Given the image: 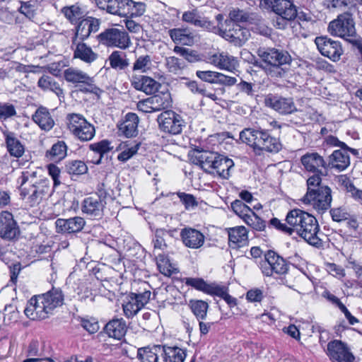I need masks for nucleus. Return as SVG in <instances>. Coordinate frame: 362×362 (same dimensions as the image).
Masks as SVG:
<instances>
[{
    "label": "nucleus",
    "mask_w": 362,
    "mask_h": 362,
    "mask_svg": "<svg viewBox=\"0 0 362 362\" xmlns=\"http://www.w3.org/2000/svg\"><path fill=\"white\" fill-rule=\"evenodd\" d=\"M19 234V229L11 213L4 211L0 214V236L12 240Z\"/></svg>",
    "instance_id": "nucleus-20"
},
{
    "label": "nucleus",
    "mask_w": 362,
    "mask_h": 362,
    "mask_svg": "<svg viewBox=\"0 0 362 362\" xmlns=\"http://www.w3.org/2000/svg\"><path fill=\"white\" fill-rule=\"evenodd\" d=\"M262 272L267 276H271L274 273L284 274L288 271L286 260L272 250H269L264 255V259L259 263Z\"/></svg>",
    "instance_id": "nucleus-11"
},
{
    "label": "nucleus",
    "mask_w": 362,
    "mask_h": 362,
    "mask_svg": "<svg viewBox=\"0 0 362 362\" xmlns=\"http://www.w3.org/2000/svg\"><path fill=\"white\" fill-rule=\"evenodd\" d=\"M327 354L332 362H352L354 359L347 345L337 339L328 343Z\"/></svg>",
    "instance_id": "nucleus-16"
},
{
    "label": "nucleus",
    "mask_w": 362,
    "mask_h": 362,
    "mask_svg": "<svg viewBox=\"0 0 362 362\" xmlns=\"http://www.w3.org/2000/svg\"><path fill=\"white\" fill-rule=\"evenodd\" d=\"M300 161L304 168L308 172L325 175L322 169H327L326 161L316 152L307 153L301 157Z\"/></svg>",
    "instance_id": "nucleus-22"
},
{
    "label": "nucleus",
    "mask_w": 362,
    "mask_h": 362,
    "mask_svg": "<svg viewBox=\"0 0 362 362\" xmlns=\"http://www.w3.org/2000/svg\"><path fill=\"white\" fill-rule=\"evenodd\" d=\"M66 170L70 175H79L86 173L88 167L83 161L71 160L66 164Z\"/></svg>",
    "instance_id": "nucleus-52"
},
{
    "label": "nucleus",
    "mask_w": 362,
    "mask_h": 362,
    "mask_svg": "<svg viewBox=\"0 0 362 362\" xmlns=\"http://www.w3.org/2000/svg\"><path fill=\"white\" fill-rule=\"evenodd\" d=\"M332 199L330 188L322 187L315 192H307L300 201L312 206L318 214H322L330 208Z\"/></svg>",
    "instance_id": "nucleus-7"
},
{
    "label": "nucleus",
    "mask_w": 362,
    "mask_h": 362,
    "mask_svg": "<svg viewBox=\"0 0 362 362\" xmlns=\"http://www.w3.org/2000/svg\"><path fill=\"white\" fill-rule=\"evenodd\" d=\"M229 245L238 248L248 243V231L245 226H236L228 230Z\"/></svg>",
    "instance_id": "nucleus-32"
},
{
    "label": "nucleus",
    "mask_w": 362,
    "mask_h": 362,
    "mask_svg": "<svg viewBox=\"0 0 362 362\" xmlns=\"http://www.w3.org/2000/svg\"><path fill=\"white\" fill-rule=\"evenodd\" d=\"M177 196L182 203L185 205L186 209L193 208L198 204L196 198L192 194H186L185 192H178Z\"/></svg>",
    "instance_id": "nucleus-63"
},
{
    "label": "nucleus",
    "mask_w": 362,
    "mask_h": 362,
    "mask_svg": "<svg viewBox=\"0 0 362 362\" xmlns=\"http://www.w3.org/2000/svg\"><path fill=\"white\" fill-rule=\"evenodd\" d=\"M85 223L84 219L79 216L68 219L58 218L55 222L57 232L67 233H74L81 231L84 227Z\"/></svg>",
    "instance_id": "nucleus-29"
},
{
    "label": "nucleus",
    "mask_w": 362,
    "mask_h": 362,
    "mask_svg": "<svg viewBox=\"0 0 362 362\" xmlns=\"http://www.w3.org/2000/svg\"><path fill=\"white\" fill-rule=\"evenodd\" d=\"M40 296L51 314L56 308L63 304L64 295L59 288H52Z\"/></svg>",
    "instance_id": "nucleus-36"
},
{
    "label": "nucleus",
    "mask_w": 362,
    "mask_h": 362,
    "mask_svg": "<svg viewBox=\"0 0 362 362\" xmlns=\"http://www.w3.org/2000/svg\"><path fill=\"white\" fill-rule=\"evenodd\" d=\"M157 120L160 131L174 135L182 132L185 123L182 117L173 110L163 112Z\"/></svg>",
    "instance_id": "nucleus-12"
},
{
    "label": "nucleus",
    "mask_w": 362,
    "mask_h": 362,
    "mask_svg": "<svg viewBox=\"0 0 362 362\" xmlns=\"http://www.w3.org/2000/svg\"><path fill=\"white\" fill-rule=\"evenodd\" d=\"M218 153L206 151H195L192 156L193 163L199 165L202 169L209 173H211Z\"/></svg>",
    "instance_id": "nucleus-28"
},
{
    "label": "nucleus",
    "mask_w": 362,
    "mask_h": 362,
    "mask_svg": "<svg viewBox=\"0 0 362 362\" xmlns=\"http://www.w3.org/2000/svg\"><path fill=\"white\" fill-rule=\"evenodd\" d=\"M159 354H162V347L160 345L143 347L138 349L137 358L141 362H158Z\"/></svg>",
    "instance_id": "nucleus-41"
},
{
    "label": "nucleus",
    "mask_w": 362,
    "mask_h": 362,
    "mask_svg": "<svg viewBox=\"0 0 362 362\" xmlns=\"http://www.w3.org/2000/svg\"><path fill=\"white\" fill-rule=\"evenodd\" d=\"M209 62L217 68L230 72H234L238 66L236 57L226 52H218L209 57Z\"/></svg>",
    "instance_id": "nucleus-23"
},
{
    "label": "nucleus",
    "mask_w": 362,
    "mask_h": 362,
    "mask_svg": "<svg viewBox=\"0 0 362 362\" xmlns=\"http://www.w3.org/2000/svg\"><path fill=\"white\" fill-rule=\"evenodd\" d=\"M146 8V6L144 2L129 0V4H127V16H141L145 13Z\"/></svg>",
    "instance_id": "nucleus-55"
},
{
    "label": "nucleus",
    "mask_w": 362,
    "mask_h": 362,
    "mask_svg": "<svg viewBox=\"0 0 362 362\" xmlns=\"http://www.w3.org/2000/svg\"><path fill=\"white\" fill-rule=\"evenodd\" d=\"M285 221L291 226L292 234L296 233L311 245L317 247L322 245L319 236L320 226L314 216L303 210L294 209L287 213Z\"/></svg>",
    "instance_id": "nucleus-1"
},
{
    "label": "nucleus",
    "mask_w": 362,
    "mask_h": 362,
    "mask_svg": "<svg viewBox=\"0 0 362 362\" xmlns=\"http://www.w3.org/2000/svg\"><path fill=\"white\" fill-rule=\"evenodd\" d=\"M76 48L74 52V57L80 59L86 63L90 64L98 58V54L94 52L91 47L81 41H76Z\"/></svg>",
    "instance_id": "nucleus-38"
},
{
    "label": "nucleus",
    "mask_w": 362,
    "mask_h": 362,
    "mask_svg": "<svg viewBox=\"0 0 362 362\" xmlns=\"http://www.w3.org/2000/svg\"><path fill=\"white\" fill-rule=\"evenodd\" d=\"M25 354L29 358L23 362H42L43 361H52L49 358H42L43 347L37 339H33L25 349Z\"/></svg>",
    "instance_id": "nucleus-35"
},
{
    "label": "nucleus",
    "mask_w": 362,
    "mask_h": 362,
    "mask_svg": "<svg viewBox=\"0 0 362 362\" xmlns=\"http://www.w3.org/2000/svg\"><path fill=\"white\" fill-rule=\"evenodd\" d=\"M247 225L257 231H263L266 228V222L259 217L253 211L252 214L243 220Z\"/></svg>",
    "instance_id": "nucleus-53"
},
{
    "label": "nucleus",
    "mask_w": 362,
    "mask_h": 362,
    "mask_svg": "<svg viewBox=\"0 0 362 362\" xmlns=\"http://www.w3.org/2000/svg\"><path fill=\"white\" fill-rule=\"evenodd\" d=\"M33 119L45 131H49L54 125V121L49 110L44 107H40L37 109L33 115Z\"/></svg>",
    "instance_id": "nucleus-37"
},
{
    "label": "nucleus",
    "mask_w": 362,
    "mask_h": 362,
    "mask_svg": "<svg viewBox=\"0 0 362 362\" xmlns=\"http://www.w3.org/2000/svg\"><path fill=\"white\" fill-rule=\"evenodd\" d=\"M132 86L136 90L151 95L158 90L160 83L153 78L144 75H133L131 78Z\"/></svg>",
    "instance_id": "nucleus-25"
},
{
    "label": "nucleus",
    "mask_w": 362,
    "mask_h": 362,
    "mask_svg": "<svg viewBox=\"0 0 362 362\" xmlns=\"http://www.w3.org/2000/svg\"><path fill=\"white\" fill-rule=\"evenodd\" d=\"M256 53L263 64L261 66L272 77L282 76L284 71L281 66L291 62V57L287 52L273 47H260Z\"/></svg>",
    "instance_id": "nucleus-4"
},
{
    "label": "nucleus",
    "mask_w": 362,
    "mask_h": 362,
    "mask_svg": "<svg viewBox=\"0 0 362 362\" xmlns=\"http://www.w3.org/2000/svg\"><path fill=\"white\" fill-rule=\"evenodd\" d=\"M126 55L119 52L114 51L109 57L110 64L113 69H124L129 66L128 59Z\"/></svg>",
    "instance_id": "nucleus-50"
},
{
    "label": "nucleus",
    "mask_w": 362,
    "mask_h": 362,
    "mask_svg": "<svg viewBox=\"0 0 362 362\" xmlns=\"http://www.w3.org/2000/svg\"><path fill=\"white\" fill-rule=\"evenodd\" d=\"M259 6L276 15L273 21L276 29H286L296 18L297 6L293 0H260Z\"/></svg>",
    "instance_id": "nucleus-3"
},
{
    "label": "nucleus",
    "mask_w": 362,
    "mask_h": 362,
    "mask_svg": "<svg viewBox=\"0 0 362 362\" xmlns=\"http://www.w3.org/2000/svg\"><path fill=\"white\" fill-rule=\"evenodd\" d=\"M16 107L13 105L0 102V119L6 120L16 116Z\"/></svg>",
    "instance_id": "nucleus-58"
},
{
    "label": "nucleus",
    "mask_w": 362,
    "mask_h": 362,
    "mask_svg": "<svg viewBox=\"0 0 362 362\" xmlns=\"http://www.w3.org/2000/svg\"><path fill=\"white\" fill-rule=\"evenodd\" d=\"M340 180L347 192H350L354 198L362 200V190L356 189L350 180L346 176H341Z\"/></svg>",
    "instance_id": "nucleus-60"
},
{
    "label": "nucleus",
    "mask_w": 362,
    "mask_h": 362,
    "mask_svg": "<svg viewBox=\"0 0 362 362\" xmlns=\"http://www.w3.org/2000/svg\"><path fill=\"white\" fill-rule=\"evenodd\" d=\"M62 13L71 23H76L83 16V11L78 4L65 6L62 9Z\"/></svg>",
    "instance_id": "nucleus-49"
},
{
    "label": "nucleus",
    "mask_w": 362,
    "mask_h": 362,
    "mask_svg": "<svg viewBox=\"0 0 362 362\" xmlns=\"http://www.w3.org/2000/svg\"><path fill=\"white\" fill-rule=\"evenodd\" d=\"M89 148L91 151L100 154V158L95 163L96 164H99L101 162L103 155L112 151L113 146H111L110 141L107 139H104L99 142L90 144Z\"/></svg>",
    "instance_id": "nucleus-51"
},
{
    "label": "nucleus",
    "mask_w": 362,
    "mask_h": 362,
    "mask_svg": "<svg viewBox=\"0 0 362 362\" xmlns=\"http://www.w3.org/2000/svg\"><path fill=\"white\" fill-rule=\"evenodd\" d=\"M218 72L212 71H197V76L202 81L210 83H216Z\"/></svg>",
    "instance_id": "nucleus-64"
},
{
    "label": "nucleus",
    "mask_w": 362,
    "mask_h": 362,
    "mask_svg": "<svg viewBox=\"0 0 362 362\" xmlns=\"http://www.w3.org/2000/svg\"><path fill=\"white\" fill-rule=\"evenodd\" d=\"M231 209L241 219L245 218L249 214H252V209L242 200L236 199L231 203Z\"/></svg>",
    "instance_id": "nucleus-54"
},
{
    "label": "nucleus",
    "mask_w": 362,
    "mask_h": 362,
    "mask_svg": "<svg viewBox=\"0 0 362 362\" xmlns=\"http://www.w3.org/2000/svg\"><path fill=\"white\" fill-rule=\"evenodd\" d=\"M185 284L199 291L207 293L210 284H207L204 279L200 278H187Z\"/></svg>",
    "instance_id": "nucleus-59"
},
{
    "label": "nucleus",
    "mask_w": 362,
    "mask_h": 362,
    "mask_svg": "<svg viewBox=\"0 0 362 362\" xmlns=\"http://www.w3.org/2000/svg\"><path fill=\"white\" fill-rule=\"evenodd\" d=\"M105 329L110 337L121 339L127 332V325L123 319H114L105 325Z\"/></svg>",
    "instance_id": "nucleus-39"
},
{
    "label": "nucleus",
    "mask_w": 362,
    "mask_h": 362,
    "mask_svg": "<svg viewBox=\"0 0 362 362\" xmlns=\"http://www.w3.org/2000/svg\"><path fill=\"white\" fill-rule=\"evenodd\" d=\"M4 144L8 154L15 158H21L25 151V144L20 140L16 133L5 127L1 129Z\"/></svg>",
    "instance_id": "nucleus-17"
},
{
    "label": "nucleus",
    "mask_w": 362,
    "mask_h": 362,
    "mask_svg": "<svg viewBox=\"0 0 362 362\" xmlns=\"http://www.w3.org/2000/svg\"><path fill=\"white\" fill-rule=\"evenodd\" d=\"M167 232L163 229H158L155 233V239L153 240L154 249L163 250L167 247L164 236Z\"/></svg>",
    "instance_id": "nucleus-62"
},
{
    "label": "nucleus",
    "mask_w": 362,
    "mask_h": 362,
    "mask_svg": "<svg viewBox=\"0 0 362 362\" xmlns=\"http://www.w3.org/2000/svg\"><path fill=\"white\" fill-rule=\"evenodd\" d=\"M98 41L107 47L128 49L131 45L129 34L124 29L117 28H107L98 35Z\"/></svg>",
    "instance_id": "nucleus-8"
},
{
    "label": "nucleus",
    "mask_w": 362,
    "mask_h": 362,
    "mask_svg": "<svg viewBox=\"0 0 362 362\" xmlns=\"http://www.w3.org/2000/svg\"><path fill=\"white\" fill-rule=\"evenodd\" d=\"M64 77L67 82L76 84V86L78 85L80 87H81L82 84L85 85L86 87L84 89L80 88L81 91L83 90L96 93L98 90V88L94 84L93 78L78 69L69 67L65 69L64 71Z\"/></svg>",
    "instance_id": "nucleus-13"
},
{
    "label": "nucleus",
    "mask_w": 362,
    "mask_h": 362,
    "mask_svg": "<svg viewBox=\"0 0 362 362\" xmlns=\"http://www.w3.org/2000/svg\"><path fill=\"white\" fill-rule=\"evenodd\" d=\"M315 42L320 52L333 62H337L343 54L341 43L327 37H317Z\"/></svg>",
    "instance_id": "nucleus-14"
},
{
    "label": "nucleus",
    "mask_w": 362,
    "mask_h": 362,
    "mask_svg": "<svg viewBox=\"0 0 362 362\" xmlns=\"http://www.w3.org/2000/svg\"><path fill=\"white\" fill-rule=\"evenodd\" d=\"M156 259L157 266L160 272L165 276H170L172 274L178 272L177 268L173 266V264L170 262V260L163 255H158Z\"/></svg>",
    "instance_id": "nucleus-47"
},
{
    "label": "nucleus",
    "mask_w": 362,
    "mask_h": 362,
    "mask_svg": "<svg viewBox=\"0 0 362 362\" xmlns=\"http://www.w3.org/2000/svg\"><path fill=\"white\" fill-rule=\"evenodd\" d=\"M323 175H321L320 173H315L314 175L310 177L307 180V192H315L318 191L320 188H321L322 186H320V183L322 182L321 176Z\"/></svg>",
    "instance_id": "nucleus-61"
},
{
    "label": "nucleus",
    "mask_w": 362,
    "mask_h": 362,
    "mask_svg": "<svg viewBox=\"0 0 362 362\" xmlns=\"http://www.w3.org/2000/svg\"><path fill=\"white\" fill-rule=\"evenodd\" d=\"M268 106L282 115L291 114L297 111L292 98L279 96H272L266 99Z\"/></svg>",
    "instance_id": "nucleus-24"
},
{
    "label": "nucleus",
    "mask_w": 362,
    "mask_h": 362,
    "mask_svg": "<svg viewBox=\"0 0 362 362\" xmlns=\"http://www.w3.org/2000/svg\"><path fill=\"white\" fill-rule=\"evenodd\" d=\"M329 33L335 37L343 38L351 43L357 42V35L352 14L344 12L332 21L328 25Z\"/></svg>",
    "instance_id": "nucleus-5"
},
{
    "label": "nucleus",
    "mask_w": 362,
    "mask_h": 362,
    "mask_svg": "<svg viewBox=\"0 0 362 362\" xmlns=\"http://www.w3.org/2000/svg\"><path fill=\"white\" fill-rule=\"evenodd\" d=\"M66 126L71 134L81 141H89L95 135L94 126L81 114L70 113L66 117Z\"/></svg>",
    "instance_id": "nucleus-6"
},
{
    "label": "nucleus",
    "mask_w": 362,
    "mask_h": 362,
    "mask_svg": "<svg viewBox=\"0 0 362 362\" xmlns=\"http://www.w3.org/2000/svg\"><path fill=\"white\" fill-rule=\"evenodd\" d=\"M155 112L166 109L171 105V97L168 92L160 93L149 97Z\"/></svg>",
    "instance_id": "nucleus-44"
},
{
    "label": "nucleus",
    "mask_w": 362,
    "mask_h": 362,
    "mask_svg": "<svg viewBox=\"0 0 362 362\" xmlns=\"http://www.w3.org/2000/svg\"><path fill=\"white\" fill-rule=\"evenodd\" d=\"M49 191V182L47 180H40L28 187H22L20 196L29 207H34L42 201L44 197L48 194Z\"/></svg>",
    "instance_id": "nucleus-10"
},
{
    "label": "nucleus",
    "mask_w": 362,
    "mask_h": 362,
    "mask_svg": "<svg viewBox=\"0 0 362 362\" xmlns=\"http://www.w3.org/2000/svg\"><path fill=\"white\" fill-rule=\"evenodd\" d=\"M168 33L176 44L191 46L194 43L195 35L188 28H173L170 29Z\"/></svg>",
    "instance_id": "nucleus-34"
},
{
    "label": "nucleus",
    "mask_w": 362,
    "mask_h": 362,
    "mask_svg": "<svg viewBox=\"0 0 362 362\" xmlns=\"http://www.w3.org/2000/svg\"><path fill=\"white\" fill-rule=\"evenodd\" d=\"M165 61L168 71L173 74L178 73L185 66V64L182 59L174 56L166 57Z\"/></svg>",
    "instance_id": "nucleus-56"
},
{
    "label": "nucleus",
    "mask_w": 362,
    "mask_h": 362,
    "mask_svg": "<svg viewBox=\"0 0 362 362\" xmlns=\"http://www.w3.org/2000/svg\"><path fill=\"white\" fill-rule=\"evenodd\" d=\"M37 86L42 90L54 92L59 98H64V90L60 85L52 77L48 75L42 76L38 81Z\"/></svg>",
    "instance_id": "nucleus-40"
},
{
    "label": "nucleus",
    "mask_w": 362,
    "mask_h": 362,
    "mask_svg": "<svg viewBox=\"0 0 362 362\" xmlns=\"http://www.w3.org/2000/svg\"><path fill=\"white\" fill-rule=\"evenodd\" d=\"M129 0H108L106 10L108 13L120 16H127Z\"/></svg>",
    "instance_id": "nucleus-45"
},
{
    "label": "nucleus",
    "mask_w": 362,
    "mask_h": 362,
    "mask_svg": "<svg viewBox=\"0 0 362 362\" xmlns=\"http://www.w3.org/2000/svg\"><path fill=\"white\" fill-rule=\"evenodd\" d=\"M122 307L125 316L129 318L134 316L142 308L137 303L136 299L133 298L131 295L128 302L123 304Z\"/></svg>",
    "instance_id": "nucleus-57"
},
{
    "label": "nucleus",
    "mask_w": 362,
    "mask_h": 362,
    "mask_svg": "<svg viewBox=\"0 0 362 362\" xmlns=\"http://www.w3.org/2000/svg\"><path fill=\"white\" fill-rule=\"evenodd\" d=\"M350 150H336L329 156L327 163V168H334L339 171L345 170L350 164L348 151ZM351 151H355L351 149Z\"/></svg>",
    "instance_id": "nucleus-31"
},
{
    "label": "nucleus",
    "mask_w": 362,
    "mask_h": 362,
    "mask_svg": "<svg viewBox=\"0 0 362 362\" xmlns=\"http://www.w3.org/2000/svg\"><path fill=\"white\" fill-rule=\"evenodd\" d=\"M188 306L197 320H204L207 316L209 304L202 300H190Z\"/></svg>",
    "instance_id": "nucleus-43"
},
{
    "label": "nucleus",
    "mask_w": 362,
    "mask_h": 362,
    "mask_svg": "<svg viewBox=\"0 0 362 362\" xmlns=\"http://www.w3.org/2000/svg\"><path fill=\"white\" fill-rule=\"evenodd\" d=\"M180 237L184 245L192 249L201 247L205 240L204 235L200 231L192 228L182 229Z\"/></svg>",
    "instance_id": "nucleus-27"
},
{
    "label": "nucleus",
    "mask_w": 362,
    "mask_h": 362,
    "mask_svg": "<svg viewBox=\"0 0 362 362\" xmlns=\"http://www.w3.org/2000/svg\"><path fill=\"white\" fill-rule=\"evenodd\" d=\"M152 69L151 57L148 55H142L136 58L135 60L132 70L133 71H139L141 73H147Z\"/></svg>",
    "instance_id": "nucleus-48"
},
{
    "label": "nucleus",
    "mask_w": 362,
    "mask_h": 362,
    "mask_svg": "<svg viewBox=\"0 0 362 362\" xmlns=\"http://www.w3.org/2000/svg\"><path fill=\"white\" fill-rule=\"evenodd\" d=\"M107 197L105 189L100 187L96 194L84 199L82 204L83 213L91 218L100 219L104 215Z\"/></svg>",
    "instance_id": "nucleus-9"
},
{
    "label": "nucleus",
    "mask_w": 362,
    "mask_h": 362,
    "mask_svg": "<svg viewBox=\"0 0 362 362\" xmlns=\"http://www.w3.org/2000/svg\"><path fill=\"white\" fill-rule=\"evenodd\" d=\"M182 21L195 27L207 30H211L214 28L213 23L202 16L197 8L185 11L182 16Z\"/></svg>",
    "instance_id": "nucleus-30"
},
{
    "label": "nucleus",
    "mask_w": 362,
    "mask_h": 362,
    "mask_svg": "<svg viewBox=\"0 0 362 362\" xmlns=\"http://www.w3.org/2000/svg\"><path fill=\"white\" fill-rule=\"evenodd\" d=\"M25 315L33 320L46 319L51 315L40 295L32 297L24 310Z\"/></svg>",
    "instance_id": "nucleus-18"
},
{
    "label": "nucleus",
    "mask_w": 362,
    "mask_h": 362,
    "mask_svg": "<svg viewBox=\"0 0 362 362\" xmlns=\"http://www.w3.org/2000/svg\"><path fill=\"white\" fill-rule=\"evenodd\" d=\"M231 24L239 23H248L250 24L262 25L264 23L262 17L256 13H250L239 8H233L228 13V19Z\"/></svg>",
    "instance_id": "nucleus-21"
},
{
    "label": "nucleus",
    "mask_w": 362,
    "mask_h": 362,
    "mask_svg": "<svg viewBox=\"0 0 362 362\" xmlns=\"http://www.w3.org/2000/svg\"><path fill=\"white\" fill-rule=\"evenodd\" d=\"M226 28L223 36L235 45L242 46L250 37V30L238 23L231 24V21H225Z\"/></svg>",
    "instance_id": "nucleus-15"
},
{
    "label": "nucleus",
    "mask_w": 362,
    "mask_h": 362,
    "mask_svg": "<svg viewBox=\"0 0 362 362\" xmlns=\"http://www.w3.org/2000/svg\"><path fill=\"white\" fill-rule=\"evenodd\" d=\"M162 354L164 355L165 360L168 362H183L186 354L185 351L177 346H161Z\"/></svg>",
    "instance_id": "nucleus-42"
},
{
    "label": "nucleus",
    "mask_w": 362,
    "mask_h": 362,
    "mask_svg": "<svg viewBox=\"0 0 362 362\" xmlns=\"http://www.w3.org/2000/svg\"><path fill=\"white\" fill-rule=\"evenodd\" d=\"M240 139L259 154L263 151L277 153L282 147L279 139L262 129L245 128L240 132Z\"/></svg>",
    "instance_id": "nucleus-2"
},
{
    "label": "nucleus",
    "mask_w": 362,
    "mask_h": 362,
    "mask_svg": "<svg viewBox=\"0 0 362 362\" xmlns=\"http://www.w3.org/2000/svg\"><path fill=\"white\" fill-rule=\"evenodd\" d=\"M139 118L133 112L127 113L122 122L118 124L119 132L127 138L135 137L138 134Z\"/></svg>",
    "instance_id": "nucleus-26"
},
{
    "label": "nucleus",
    "mask_w": 362,
    "mask_h": 362,
    "mask_svg": "<svg viewBox=\"0 0 362 362\" xmlns=\"http://www.w3.org/2000/svg\"><path fill=\"white\" fill-rule=\"evenodd\" d=\"M66 151L67 146L65 142L59 141L47 151L46 157L54 161H60L66 157Z\"/></svg>",
    "instance_id": "nucleus-46"
},
{
    "label": "nucleus",
    "mask_w": 362,
    "mask_h": 362,
    "mask_svg": "<svg viewBox=\"0 0 362 362\" xmlns=\"http://www.w3.org/2000/svg\"><path fill=\"white\" fill-rule=\"evenodd\" d=\"M100 25L99 19L90 16L79 21L76 27L72 44H76V41H83L87 39L91 33H95L99 30Z\"/></svg>",
    "instance_id": "nucleus-19"
},
{
    "label": "nucleus",
    "mask_w": 362,
    "mask_h": 362,
    "mask_svg": "<svg viewBox=\"0 0 362 362\" xmlns=\"http://www.w3.org/2000/svg\"><path fill=\"white\" fill-rule=\"evenodd\" d=\"M233 166L234 162L232 159L218 154L211 173H216L222 179H228L230 176V170Z\"/></svg>",
    "instance_id": "nucleus-33"
}]
</instances>
